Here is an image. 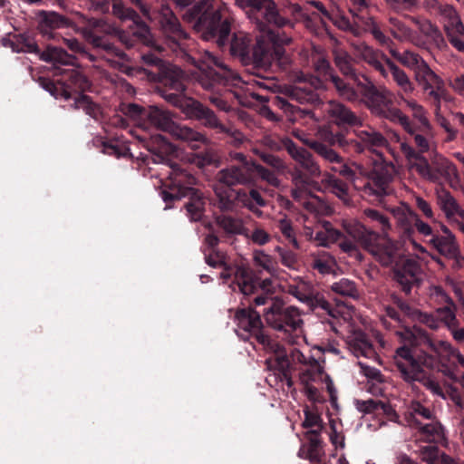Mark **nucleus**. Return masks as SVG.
<instances>
[{"mask_svg":"<svg viewBox=\"0 0 464 464\" xmlns=\"http://www.w3.org/2000/svg\"><path fill=\"white\" fill-rule=\"evenodd\" d=\"M281 143L292 159L297 161L300 165L309 159V157H312V154L306 149L297 147L289 137H283L281 139Z\"/></svg>","mask_w":464,"mask_h":464,"instance_id":"obj_29","label":"nucleus"},{"mask_svg":"<svg viewBox=\"0 0 464 464\" xmlns=\"http://www.w3.org/2000/svg\"><path fill=\"white\" fill-rule=\"evenodd\" d=\"M197 178L187 169L179 164L171 165V172L168 180L160 190V195L166 204L165 209L174 207L176 201L187 198L184 208L191 221H200L205 213L206 199L204 193L196 188Z\"/></svg>","mask_w":464,"mask_h":464,"instance_id":"obj_4","label":"nucleus"},{"mask_svg":"<svg viewBox=\"0 0 464 464\" xmlns=\"http://www.w3.org/2000/svg\"><path fill=\"white\" fill-rule=\"evenodd\" d=\"M364 215L373 221H377L382 225L383 230L391 227L388 217L382 215L380 211L372 208H366Z\"/></svg>","mask_w":464,"mask_h":464,"instance_id":"obj_63","label":"nucleus"},{"mask_svg":"<svg viewBox=\"0 0 464 464\" xmlns=\"http://www.w3.org/2000/svg\"><path fill=\"white\" fill-rule=\"evenodd\" d=\"M147 66L155 68L147 69V82L162 84H152L150 92L158 93L166 102L179 108L188 118L202 121L208 106L184 94L186 86L180 80L183 72L179 68L152 53H147Z\"/></svg>","mask_w":464,"mask_h":464,"instance_id":"obj_3","label":"nucleus"},{"mask_svg":"<svg viewBox=\"0 0 464 464\" xmlns=\"http://www.w3.org/2000/svg\"><path fill=\"white\" fill-rule=\"evenodd\" d=\"M437 203L448 218L454 216V211L458 208L459 205L450 192L444 188L437 190Z\"/></svg>","mask_w":464,"mask_h":464,"instance_id":"obj_26","label":"nucleus"},{"mask_svg":"<svg viewBox=\"0 0 464 464\" xmlns=\"http://www.w3.org/2000/svg\"><path fill=\"white\" fill-rule=\"evenodd\" d=\"M121 111L130 121L137 125V128L130 130V133L140 142L143 143L142 135L139 133L145 130V126L141 121L144 112L143 108L135 103H128L122 104Z\"/></svg>","mask_w":464,"mask_h":464,"instance_id":"obj_20","label":"nucleus"},{"mask_svg":"<svg viewBox=\"0 0 464 464\" xmlns=\"http://www.w3.org/2000/svg\"><path fill=\"white\" fill-rule=\"evenodd\" d=\"M411 332L415 335L417 341L420 342V344L423 343L428 345V347L434 353H438V346L434 343V342L430 339L428 333L418 325H413L411 327Z\"/></svg>","mask_w":464,"mask_h":464,"instance_id":"obj_53","label":"nucleus"},{"mask_svg":"<svg viewBox=\"0 0 464 464\" xmlns=\"http://www.w3.org/2000/svg\"><path fill=\"white\" fill-rule=\"evenodd\" d=\"M393 168L392 163L375 164L374 168L369 171L367 177L372 181L373 186L370 182L364 185V190L368 191L370 195L376 196L377 198H383L392 193V189L389 185L393 180V175L391 169Z\"/></svg>","mask_w":464,"mask_h":464,"instance_id":"obj_9","label":"nucleus"},{"mask_svg":"<svg viewBox=\"0 0 464 464\" xmlns=\"http://www.w3.org/2000/svg\"><path fill=\"white\" fill-rule=\"evenodd\" d=\"M220 133H226L227 136H229L231 139L229 143L236 148H239L245 140L244 134L239 130L233 127L224 126L222 127Z\"/></svg>","mask_w":464,"mask_h":464,"instance_id":"obj_56","label":"nucleus"},{"mask_svg":"<svg viewBox=\"0 0 464 464\" xmlns=\"http://www.w3.org/2000/svg\"><path fill=\"white\" fill-rule=\"evenodd\" d=\"M217 224L227 234L239 235L242 231V225L230 216H219L216 218Z\"/></svg>","mask_w":464,"mask_h":464,"instance_id":"obj_41","label":"nucleus"},{"mask_svg":"<svg viewBox=\"0 0 464 464\" xmlns=\"http://www.w3.org/2000/svg\"><path fill=\"white\" fill-rule=\"evenodd\" d=\"M217 261L213 260V255H205V262L213 268H222L223 271L220 273L219 277L224 282H227L231 278L233 275V267L227 262L226 253H216Z\"/></svg>","mask_w":464,"mask_h":464,"instance_id":"obj_25","label":"nucleus"},{"mask_svg":"<svg viewBox=\"0 0 464 464\" xmlns=\"http://www.w3.org/2000/svg\"><path fill=\"white\" fill-rule=\"evenodd\" d=\"M357 136L366 145L368 150L378 156H382V152L374 149L371 150V147L384 148L389 146L388 140L378 131L361 130L357 133Z\"/></svg>","mask_w":464,"mask_h":464,"instance_id":"obj_24","label":"nucleus"},{"mask_svg":"<svg viewBox=\"0 0 464 464\" xmlns=\"http://www.w3.org/2000/svg\"><path fill=\"white\" fill-rule=\"evenodd\" d=\"M170 133L179 140L189 142L191 148L194 150L198 148L194 144V142H201L205 144L208 141V139L200 132H198L188 127L179 126L176 123Z\"/></svg>","mask_w":464,"mask_h":464,"instance_id":"obj_23","label":"nucleus"},{"mask_svg":"<svg viewBox=\"0 0 464 464\" xmlns=\"http://www.w3.org/2000/svg\"><path fill=\"white\" fill-rule=\"evenodd\" d=\"M408 214L410 216V218L413 222V225L416 228V230L422 236H431L432 235V228L428 224L422 221L420 218V216L413 210L408 209Z\"/></svg>","mask_w":464,"mask_h":464,"instance_id":"obj_54","label":"nucleus"},{"mask_svg":"<svg viewBox=\"0 0 464 464\" xmlns=\"http://www.w3.org/2000/svg\"><path fill=\"white\" fill-rule=\"evenodd\" d=\"M293 43V38L285 33L267 29L266 34L256 38V43L250 50V39L239 33L234 34L229 51L234 57L239 58L244 65H252L256 69L268 70L274 63L281 68L291 64V58L286 53L285 46Z\"/></svg>","mask_w":464,"mask_h":464,"instance_id":"obj_1","label":"nucleus"},{"mask_svg":"<svg viewBox=\"0 0 464 464\" xmlns=\"http://www.w3.org/2000/svg\"><path fill=\"white\" fill-rule=\"evenodd\" d=\"M331 109L329 114L332 118H334V123L337 126L349 125V126H361L362 121L360 119L344 104L340 102L331 103Z\"/></svg>","mask_w":464,"mask_h":464,"instance_id":"obj_18","label":"nucleus"},{"mask_svg":"<svg viewBox=\"0 0 464 464\" xmlns=\"http://www.w3.org/2000/svg\"><path fill=\"white\" fill-rule=\"evenodd\" d=\"M92 142L97 147L102 146L103 153L113 155L117 158L126 156V152L128 151V148L114 142H108L102 138H95Z\"/></svg>","mask_w":464,"mask_h":464,"instance_id":"obj_36","label":"nucleus"},{"mask_svg":"<svg viewBox=\"0 0 464 464\" xmlns=\"http://www.w3.org/2000/svg\"><path fill=\"white\" fill-rule=\"evenodd\" d=\"M304 386V392L307 399L312 401L313 403H324L325 402V399L324 396L320 393L319 390L312 385V384H306Z\"/></svg>","mask_w":464,"mask_h":464,"instance_id":"obj_64","label":"nucleus"},{"mask_svg":"<svg viewBox=\"0 0 464 464\" xmlns=\"http://www.w3.org/2000/svg\"><path fill=\"white\" fill-rule=\"evenodd\" d=\"M391 54L400 61L402 64L412 68L415 70L418 66H420L423 62H425L421 56L418 53L405 51L401 54L394 50H390Z\"/></svg>","mask_w":464,"mask_h":464,"instance_id":"obj_38","label":"nucleus"},{"mask_svg":"<svg viewBox=\"0 0 464 464\" xmlns=\"http://www.w3.org/2000/svg\"><path fill=\"white\" fill-rule=\"evenodd\" d=\"M412 21L418 25L419 30L427 37L431 38L434 42H444L441 32L439 27L432 24L430 20L420 21L412 17Z\"/></svg>","mask_w":464,"mask_h":464,"instance_id":"obj_31","label":"nucleus"},{"mask_svg":"<svg viewBox=\"0 0 464 464\" xmlns=\"http://www.w3.org/2000/svg\"><path fill=\"white\" fill-rule=\"evenodd\" d=\"M331 82L334 83L340 95L346 98L348 101H355L358 97L356 91L348 83L344 82L335 73H331Z\"/></svg>","mask_w":464,"mask_h":464,"instance_id":"obj_40","label":"nucleus"},{"mask_svg":"<svg viewBox=\"0 0 464 464\" xmlns=\"http://www.w3.org/2000/svg\"><path fill=\"white\" fill-rule=\"evenodd\" d=\"M235 321L240 330L254 336L256 340L259 334H265L261 315L251 305L238 308L235 313Z\"/></svg>","mask_w":464,"mask_h":464,"instance_id":"obj_11","label":"nucleus"},{"mask_svg":"<svg viewBox=\"0 0 464 464\" xmlns=\"http://www.w3.org/2000/svg\"><path fill=\"white\" fill-rule=\"evenodd\" d=\"M37 18L38 30L47 39H54L56 37V30L70 26L69 21L56 12L41 11Z\"/></svg>","mask_w":464,"mask_h":464,"instance_id":"obj_13","label":"nucleus"},{"mask_svg":"<svg viewBox=\"0 0 464 464\" xmlns=\"http://www.w3.org/2000/svg\"><path fill=\"white\" fill-rule=\"evenodd\" d=\"M147 150L157 159L154 161H164L169 157L177 153V147L170 142L166 136L161 134H151L147 140Z\"/></svg>","mask_w":464,"mask_h":464,"instance_id":"obj_15","label":"nucleus"},{"mask_svg":"<svg viewBox=\"0 0 464 464\" xmlns=\"http://www.w3.org/2000/svg\"><path fill=\"white\" fill-rule=\"evenodd\" d=\"M279 92L299 103H304L306 100V95L309 94V92H306L300 87L286 84L279 87Z\"/></svg>","mask_w":464,"mask_h":464,"instance_id":"obj_47","label":"nucleus"},{"mask_svg":"<svg viewBox=\"0 0 464 464\" xmlns=\"http://www.w3.org/2000/svg\"><path fill=\"white\" fill-rule=\"evenodd\" d=\"M453 306H444L437 309V313L441 315V322H443L449 328L452 324H457L456 314Z\"/></svg>","mask_w":464,"mask_h":464,"instance_id":"obj_62","label":"nucleus"},{"mask_svg":"<svg viewBox=\"0 0 464 464\" xmlns=\"http://www.w3.org/2000/svg\"><path fill=\"white\" fill-rule=\"evenodd\" d=\"M281 143L292 159L297 161L300 165L309 159V157H312V154L306 149L297 147L289 137H283L281 139Z\"/></svg>","mask_w":464,"mask_h":464,"instance_id":"obj_28","label":"nucleus"},{"mask_svg":"<svg viewBox=\"0 0 464 464\" xmlns=\"http://www.w3.org/2000/svg\"><path fill=\"white\" fill-rule=\"evenodd\" d=\"M415 79L420 83L425 80H435L436 81V88L440 90L443 88L444 82L442 79L438 76L428 65L426 62H423L420 66H418L415 70Z\"/></svg>","mask_w":464,"mask_h":464,"instance_id":"obj_32","label":"nucleus"},{"mask_svg":"<svg viewBox=\"0 0 464 464\" xmlns=\"http://www.w3.org/2000/svg\"><path fill=\"white\" fill-rule=\"evenodd\" d=\"M256 341L271 353H275L276 357H280L281 354L287 355L285 347L279 343L272 341L266 334H259L256 336Z\"/></svg>","mask_w":464,"mask_h":464,"instance_id":"obj_45","label":"nucleus"},{"mask_svg":"<svg viewBox=\"0 0 464 464\" xmlns=\"http://www.w3.org/2000/svg\"><path fill=\"white\" fill-rule=\"evenodd\" d=\"M334 64L339 69V71L344 75L350 77L353 80L358 87L361 88L362 94L371 100L374 101L376 98L380 97L381 94L374 84L364 75L362 78L366 82H362L359 79V75L355 72L354 68L352 64V57L346 52H341L334 55Z\"/></svg>","mask_w":464,"mask_h":464,"instance_id":"obj_10","label":"nucleus"},{"mask_svg":"<svg viewBox=\"0 0 464 464\" xmlns=\"http://www.w3.org/2000/svg\"><path fill=\"white\" fill-rule=\"evenodd\" d=\"M326 183L334 189L333 192L337 198L342 200H345L348 198V185L344 181L334 176H330L326 179Z\"/></svg>","mask_w":464,"mask_h":464,"instance_id":"obj_49","label":"nucleus"},{"mask_svg":"<svg viewBox=\"0 0 464 464\" xmlns=\"http://www.w3.org/2000/svg\"><path fill=\"white\" fill-rule=\"evenodd\" d=\"M147 122L158 130L169 133L175 125L170 113L156 105H150L147 108Z\"/></svg>","mask_w":464,"mask_h":464,"instance_id":"obj_17","label":"nucleus"},{"mask_svg":"<svg viewBox=\"0 0 464 464\" xmlns=\"http://www.w3.org/2000/svg\"><path fill=\"white\" fill-rule=\"evenodd\" d=\"M254 261L257 266H262L265 270L272 272V258L262 250H256L254 253Z\"/></svg>","mask_w":464,"mask_h":464,"instance_id":"obj_59","label":"nucleus"},{"mask_svg":"<svg viewBox=\"0 0 464 464\" xmlns=\"http://www.w3.org/2000/svg\"><path fill=\"white\" fill-rule=\"evenodd\" d=\"M399 222L402 228V237L411 243L415 250H418L420 253H425L426 249L413 238L416 228L410 218V216L408 215L407 217L403 216L402 218H400Z\"/></svg>","mask_w":464,"mask_h":464,"instance_id":"obj_30","label":"nucleus"},{"mask_svg":"<svg viewBox=\"0 0 464 464\" xmlns=\"http://www.w3.org/2000/svg\"><path fill=\"white\" fill-rule=\"evenodd\" d=\"M182 18L188 23H193L194 30L200 34L202 40L214 42L219 48L227 44L231 24L227 18L222 19L221 12L215 6L214 0H199L185 10Z\"/></svg>","mask_w":464,"mask_h":464,"instance_id":"obj_5","label":"nucleus"},{"mask_svg":"<svg viewBox=\"0 0 464 464\" xmlns=\"http://www.w3.org/2000/svg\"><path fill=\"white\" fill-rule=\"evenodd\" d=\"M194 162L199 169H203L208 166L218 167L220 163L218 155L214 153L212 150H207L196 154Z\"/></svg>","mask_w":464,"mask_h":464,"instance_id":"obj_46","label":"nucleus"},{"mask_svg":"<svg viewBox=\"0 0 464 464\" xmlns=\"http://www.w3.org/2000/svg\"><path fill=\"white\" fill-rule=\"evenodd\" d=\"M382 56L385 58V63L391 70V72L393 76L394 81L405 92H411L413 91V87L411 82L409 80V77L405 73V72L400 69L395 63H393L390 58H388L385 54L382 53Z\"/></svg>","mask_w":464,"mask_h":464,"instance_id":"obj_27","label":"nucleus"},{"mask_svg":"<svg viewBox=\"0 0 464 464\" xmlns=\"http://www.w3.org/2000/svg\"><path fill=\"white\" fill-rule=\"evenodd\" d=\"M164 12L160 19V24L167 36V42L172 48H180V41L187 40L188 34L183 30L179 19L169 8L167 7Z\"/></svg>","mask_w":464,"mask_h":464,"instance_id":"obj_12","label":"nucleus"},{"mask_svg":"<svg viewBox=\"0 0 464 464\" xmlns=\"http://www.w3.org/2000/svg\"><path fill=\"white\" fill-rule=\"evenodd\" d=\"M304 420L302 422V427L304 429L313 428V427H321L324 428V421L320 416V414L316 412H313L308 406H305L304 409Z\"/></svg>","mask_w":464,"mask_h":464,"instance_id":"obj_50","label":"nucleus"},{"mask_svg":"<svg viewBox=\"0 0 464 464\" xmlns=\"http://www.w3.org/2000/svg\"><path fill=\"white\" fill-rule=\"evenodd\" d=\"M250 166L252 173L256 171L263 180L275 188H279L281 181L273 171L258 164L256 161L255 163H251Z\"/></svg>","mask_w":464,"mask_h":464,"instance_id":"obj_42","label":"nucleus"},{"mask_svg":"<svg viewBox=\"0 0 464 464\" xmlns=\"http://www.w3.org/2000/svg\"><path fill=\"white\" fill-rule=\"evenodd\" d=\"M400 243L386 237L384 242L376 246L373 256L381 263L382 266H389L399 251Z\"/></svg>","mask_w":464,"mask_h":464,"instance_id":"obj_21","label":"nucleus"},{"mask_svg":"<svg viewBox=\"0 0 464 464\" xmlns=\"http://www.w3.org/2000/svg\"><path fill=\"white\" fill-rule=\"evenodd\" d=\"M218 180L227 187L250 185L254 182L251 168L235 165L220 169Z\"/></svg>","mask_w":464,"mask_h":464,"instance_id":"obj_14","label":"nucleus"},{"mask_svg":"<svg viewBox=\"0 0 464 464\" xmlns=\"http://www.w3.org/2000/svg\"><path fill=\"white\" fill-rule=\"evenodd\" d=\"M432 164L435 172L443 177L452 188H457L459 185V175L456 165L446 158L439 157Z\"/></svg>","mask_w":464,"mask_h":464,"instance_id":"obj_19","label":"nucleus"},{"mask_svg":"<svg viewBox=\"0 0 464 464\" xmlns=\"http://www.w3.org/2000/svg\"><path fill=\"white\" fill-rule=\"evenodd\" d=\"M111 5L112 6L113 14H115L122 20L129 19L133 21L134 23H137V20L139 19L138 14L130 8H126L121 3V1L113 0L111 1Z\"/></svg>","mask_w":464,"mask_h":464,"instance_id":"obj_43","label":"nucleus"},{"mask_svg":"<svg viewBox=\"0 0 464 464\" xmlns=\"http://www.w3.org/2000/svg\"><path fill=\"white\" fill-rule=\"evenodd\" d=\"M269 300L272 302L271 305L264 313L268 326L284 333H293L301 326L303 320L300 318L298 309L295 306L285 308L284 301L278 296L273 298L271 295L263 293L256 296L253 303L260 306L266 304Z\"/></svg>","mask_w":464,"mask_h":464,"instance_id":"obj_6","label":"nucleus"},{"mask_svg":"<svg viewBox=\"0 0 464 464\" xmlns=\"http://www.w3.org/2000/svg\"><path fill=\"white\" fill-rule=\"evenodd\" d=\"M2 44L11 48L14 53H39L41 60L52 63L54 74L63 76V79L57 80V82L62 87L61 95L65 100L71 98V89L84 92L91 87L87 77L78 69L61 68V66H74L75 64V57L67 53L63 48L48 45L44 51L40 52L34 38L27 34H10L2 39Z\"/></svg>","mask_w":464,"mask_h":464,"instance_id":"obj_2","label":"nucleus"},{"mask_svg":"<svg viewBox=\"0 0 464 464\" xmlns=\"http://www.w3.org/2000/svg\"><path fill=\"white\" fill-rule=\"evenodd\" d=\"M312 302H307V305L311 310H314L317 307L324 310L329 315L334 316L331 304L324 297L319 295H311Z\"/></svg>","mask_w":464,"mask_h":464,"instance_id":"obj_58","label":"nucleus"},{"mask_svg":"<svg viewBox=\"0 0 464 464\" xmlns=\"http://www.w3.org/2000/svg\"><path fill=\"white\" fill-rule=\"evenodd\" d=\"M82 33L87 39H89L92 43L94 46L102 48L105 51L115 54L116 56L123 57L124 53L121 51L117 49L111 44L103 41L102 38L92 34L90 28H82Z\"/></svg>","mask_w":464,"mask_h":464,"instance_id":"obj_33","label":"nucleus"},{"mask_svg":"<svg viewBox=\"0 0 464 464\" xmlns=\"http://www.w3.org/2000/svg\"><path fill=\"white\" fill-rule=\"evenodd\" d=\"M258 155L266 164L271 166L272 168L277 170H283L285 169L284 161L279 157L266 152L259 153Z\"/></svg>","mask_w":464,"mask_h":464,"instance_id":"obj_60","label":"nucleus"},{"mask_svg":"<svg viewBox=\"0 0 464 464\" xmlns=\"http://www.w3.org/2000/svg\"><path fill=\"white\" fill-rule=\"evenodd\" d=\"M203 125L207 128L210 129H218V132L222 130V127L225 125L222 124L219 120L218 119L216 113L214 111H212L210 108H207L203 116L202 121H200Z\"/></svg>","mask_w":464,"mask_h":464,"instance_id":"obj_55","label":"nucleus"},{"mask_svg":"<svg viewBox=\"0 0 464 464\" xmlns=\"http://www.w3.org/2000/svg\"><path fill=\"white\" fill-rule=\"evenodd\" d=\"M420 272L419 263L411 258L405 259L402 263H396L392 268V280L401 290L409 295L414 285H420L421 280L418 275Z\"/></svg>","mask_w":464,"mask_h":464,"instance_id":"obj_8","label":"nucleus"},{"mask_svg":"<svg viewBox=\"0 0 464 464\" xmlns=\"http://www.w3.org/2000/svg\"><path fill=\"white\" fill-rule=\"evenodd\" d=\"M363 60L372 66L376 71H378L382 76L387 77L388 73L384 65L379 61L377 53L371 49L370 47H365L364 52L362 53Z\"/></svg>","mask_w":464,"mask_h":464,"instance_id":"obj_48","label":"nucleus"},{"mask_svg":"<svg viewBox=\"0 0 464 464\" xmlns=\"http://www.w3.org/2000/svg\"><path fill=\"white\" fill-rule=\"evenodd\" d=\"M429 243L440 254L448 258H453L459 266V251L456 243L455 236L444 237L442 236H432Z\"/></svg>","mask_w":464,"mask_h":464,"instance_id":"obj_16","label":"nucleus"},{"mask_svg":"<svg viewBox=\"0 0 464 464\" xmlns=\"http://www.w3.org/2000/svg\"><path fill=\"white\" fill-rule=\"evenodd\" d=\"M333 292L343 296L356 297L358 295L356 285L353 281L347 278H342L340 281L332 285Z\"/></svg>","mask_w":464,"mask_h":464,"instance_id":"obj_34","label":"nucleus"},{"mask_svg":"<svg viewBox=\"0 0 464 464\" xmlns=\"http://www.w3.org/2000/svg\"><path fill=\"white\" fill-rule=\"evenodd\" d=\"M238 4L242 7H249L252 12L261 13L265 20L269 24L283 28L290 26L294 28L291 17L298 20V17L309 21V16L302 12V7L297 4L285 5L277 7L273 0H240Z\"/></svg>","mask_w":464,"mask_h":464,"instance_id":"obj_7","label":"nucleus"},{"mask_svg":"<svg viewBox=\"0 0 464 464\" xmlns=\"http://www.w3.org/2000/svg\"><path fill=\"white\" fill-rule=\"evenodd\" d=\"M382 401L369 399L366 401L355 400L354 404L358 411L362 414H372L379 410Z\"/></svg>","mask_w":464,"mask_h":464,"instance_id":"obj_51","label":"nucleus"},{"mask_svg":"<svg viewBox=\"0 0 464 464\" xmlns=\"http://www.w3.org/2000/svg\"><path fill=\"white\" fill-rule=\"evenodd\" d=\"M361 372L368 379L374 380L380 383L384 382L383 375L381 371L375 367L369 366L362 362H358Z\"/></svg>","mask_w":464,"mask_h":464,"instance_id":"obj_57","label":"nucleus"},{"mask_svg":"<svg viewBox=\"0 0 464 464\" xmlns=\"http://www.w3.org/2000/svg\"><path fill=\"white\" fill-rule=\"evenodd\" d=\"M215 195L218 198V208L222 212L232 211L235 208V202L231 199L229 192L225 188H214Z\"/></svg>","mask_w":464,"mask_h":464,"instance_id":"obj_44","label":"nucleus"},{"mask_svg":"<svg viewBox=\"0 0 464 464\" xmlns=\"http://www.w3.org/2000/svg\"><path fill=\"white\" fill-rule=\"evenodd\" d=\"M276 250L281 257V263L289 268H293L297 262L296 256L291 250H285L281 246H276Z\"/></svg>","mask_w":464,"mask_h":464,"instance_id":"obj_61","label":"nucleus"},{"mask_svg":"<svg viewBox=\"0 0 464 464\" xmlns=\"http://www.w3.org/2000/svg\"><path fill=\"white\" fill-rule=\"evenodd\" d=\"M396 367L401 372V378L405 382L412 383L414 382H418L421 383L424 387H426L428 390L431 391L434 394L442 395V390L440 384L436 381L432 380L430 376H427L425 374H423L420 378L409 376L404 368V362H396Z\"/></svg>","mask_w":464,"mask_h":464,"instance_id":"obj_22","label":"nucleus"},{"mask_svg":"<svg viewBox=\"0 0 464 464\" xmlns=\"http://www.w3.org/2000/svg\"><path fill=\"white\" fill-rule=\"evenodd\" d=\"M74 108L82 109L86 114L96 119L100 113V108L94 104L89 96L79 94L74 99Z\"/></svg>","mask_w":464,"mask_h":464,"instance_id":"obj_39","label":"nucleus"},{"mask_svg":"<svg viewBox=\"0 0 464 464\" xmlns=\"http://www.w3.org/2000/svg\"><path fill=\"white\" fill-rule=\"evenodd\" d=\"M309 148L313 149L317 154L329 162L340 163L343 160L342 157L335 150L320 141L309 143Z\"/></svg>","mask_w":464,"mask_h":464,"instance_id":"obj_37","label":"nucleus"},{"mask_svg":"<svg viewBox=\"0 0 464 464\" xmlns=\"http://www.w3.org/2000/svg\"><path fill=\"white\" fill-rule=\"evenodd\" d=\"M378 237V234L368 231L366 228L362 232L357 241L361 243L362 247L373 256L376 250V246L373 245V241Z\"/></svg>","mask_w":464,"mask_h":464,"instance_id":"obj_52","label":"nucleus"},{"mask_svg":"<svg viewBox=\"0 0 464 464\" xmlns=\"http://www.w3.org/2000/svg\"><path fill=\"white\" fill-rule=\"evenodd\" d=\"M422 153L423 152H420V150L417 152L413 159L418 162L411 164V168H414L421 177L433 181L436 179V176L431 170L428 160L422 155Z\"/></svg>","mask_w":464,"mask_h":464,"instance_id":"obj_35","label":"nucleus"}]
</instances>
